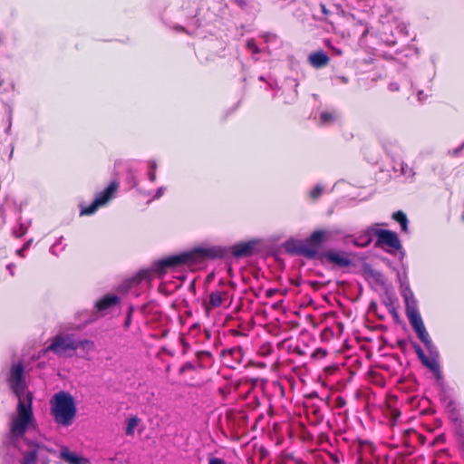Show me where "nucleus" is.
<instances>
[{"label": "nucleus", "mask_w": 464, "mask_h": 464, "mask_svg": "<svg viewBox=\"0 0 464 464\" xmlns=\"http://www.w3.org/2000/svg\"><path fill=\"white\" fill-rule=\"evenodd\" d=\"M260 240L254 238L241 241L231 246H214L210 247H195L190 251L169 256L153 263L149 269H142L137 275L138 282L150 281L153 276H163L169 270H174L184 266H194L204 259L225 258L231 255L237 259L248 257L254 255Z\"/></svg>", "instance_id": "1"}, {"label": "nucleus", "mask_w": 464, "mask_h": 464, "mask_svg": "<svg viewBox=\"0 0 464 464\" xmlns=\"http://www.w3.org/2000/svg\"><path fill=\"white\" fill-rule=\"evenodd\" d=\"M284 246L288 254L302 256L309 260L320 259L322 263H324L323 259L324 258L328 263L338 267H349L352 266V260L344 252H337L334 250L318 252L317 249L309 247L294 238L286 240Z\"/></svg>", "instance_id": "2"}, {"label": "nucleus", "mask_w": 464, "mask_h": 464, "mask_svg": "<svg viewBox=\"0 0 464 464\" xmlns=\"http://www.w3.org/2000/svg\"><path fill=\"white\" fill-rule=\"evenodd\" d=\"M50 413L58 425H72L77 413L72 395L64 391L56 392L50 400Z\"/></svg>", "instance_id": "3"}, {"label": "nucleus", "mask_w": 464, "mask_h": 464, "mask_svg": "<svg viewBox=\"0 0 464 464\" xmlns=\"http://www.w3.org/2000/svg\"><path fill=\"white\" fill-rule=\"evenodd\" d=\"M33 394L28 392L25 399H20L17 404V416L12 420L11 434L14 438H21L26 432L29 425L34 420L32 407Z\"/></svg>", "instance_id": "4"}, {"label": "nucleus", "mask_w": 464, "mask_h": 464, "mask_svg": "<svg viewBox=\"0 0 464 464\" xmlns=\"http://www.w3.org/2000/svg\"><path fill=\"white\" fill-rule=\"evenodd\" d=\"M409 323L418 338L425 345L427 351L430 355L439 356V351L433 343L425 325L423 320L419 313V310H412L406 314Z\"/></svg>", "instance_id": "5"}, {"label": "nucleus", "mask_w": 464, "mask_h": 464, "mask_svg": "<svg viewBox=\"0 0 464 464\" xmlns=\"http://www.w3.org/2000/svg\"><path fill=\"white\" fill-rule=\"evenodd\" d=\"M119 188V182L116 180L111 181L109 186L102 191L96 194L93 201L87 207L81 206V216H90L94 214L99 208L105 206L110 200L114 198L115 193Z\"/></svg>", "instance_id": "6"}, {"label": "nucleus", "mask_w": 464, "mask_h": 464, "mask_svg": "<svg viewBox=\"0 0 464 464\" xmlns=\"http://www.w3.org/2000/svg\"><path fill=\"white\" fill-rule=\"evenodd\" d=\"M7 382L11 391L17 397L18 401L24 397L26 384L24 381V367L22 362L14 363L11 366Z\"/></svg>", "instance_id": "7"}, {"label": "nucleus", "mask_w": 464, "mask_h": 464, "mask_svg": "<svg viewBox=\"0 0 464 464\" xmlns=\"http://www.w3.org/2000/svg\"><path fill=\"white\" fill-rule=\"evenodd\" d=\"M27 446V450L22 451L23 459L21 464H35L38 459L45 460V452H51V450L38 440H31L29 439L24 440Z\"/></svg>", "instance_id": "8"}, {"label": "nucleus", "mask_w": 464, "mask_h": 464, "mask_svg": "<svg viewBox=\"0 0 464 464\" xmlns=\"http://www.w3.org/2000/svg\"><path fill=\"white\" fill-rule=\"evenodd\" d=\"M73 334H57L52 339L51 343L44 348L41 353L45 354L52 352L58 357H61L69 351L73 352Z\"/></svg>", "instance_id": "9"}, {"label": "nucleus", "mask_w": 464, "mask_h": 464, "mask_svg": "<svg viewBox=\"0 0 464 464\" xmlns=\"http://www.w3.org/2000/svg\"><path fill=\"white\" fill-rule=\"evenodd\" d=\"M374 236H376V246H387L395 250L401 249V244L398 235L392 230L383 228H375Z\"/></svg>", "instance_id": "10"}, {"label": "nucleus", "mask_w": 464, "mask_h": 464, "mask_svg": "<svg viewBox=\"0 0 464 464\" xmlns=\"http://www.w3.org/2000/svg\"><path fill=\"white\" fill-rule=\"evenodd\" d=\"M412 347L421 363L429 370H430L435 374L437 379H440L442 375L438 361L439 356L430 355L431 358L427 357L423 349L417 343H413Z\"/></svg>", "instance_id": "11"}, {"label": "nucleus", "mask_w": 464, "mask_h": 464, "mask_svg": "<svg viewBox=\"0 0 464 464\" xmlns=\"http://www.w3.org/2000/svg\"><path fill=\"white\" fill-rule=\"evenodd\" d=\"M401 295L405 303V313L408 314L412 310H418L417 300L414 297L413 292L411 289L408 278L404 273V281H401Z\"/></svg>", "instance_id": "12"}, {"label": "nucleus", "mask_w": 464, "mask_h": 464, "mask_svg": "<svg viewBox=\"0 0 464 464\" xmlns=\"http://www.w3.org/2000/svg\"><path fill=\"white\" fill-rule=\"evenodd\" d=\"M447 411L450 413V419L453 423L455 436L464 433V419L460 411L457 409L454 401H450L447 404Z\"/></svg>", "instance_id": "13"}, {"label": "nucleus", "mask_w": 464, "mask_h": 464, "mask_svg": "<svg viewBox=\"0 0 464 464\" xmlns=\"http://www.w3.org/2000/svg\"><path fill=\"white\" fill-rule=\"evenodd\" d=\"M392 169L394 172H399L401 176L404 177V179L409 182H413L416 172L414 171L412 167H410L408 163L405 161L399 160H393Z\"/></svg>", "instance_id": "14"}, {"label": "nucleus", "mask_w": 464, "mask_h": 464, "mask_svg": "<svg viewBox=\"0 0 464 464\" xmlns=\"http://www.w3.org/2000/svg\"><path fill=\"white\" fill-rule=\"evenodd\" d=\"M73 352L79 350L80 357L87 358L86 355L94 351L95 344L92 340L80 339L73 336Z\"/></svg>", "instance_id": "15"}, {"label": "nucleus", "mask_w": 464, "mask_h": 464, "mask_svg": "<svg viewBox=\"0 0 464 464\" xmlns=\"http://www.w3.org/2000/svg\"><path fill=\"white\" fill-rule=\"evenodd\" d=\"M60 458L68 464H91L88 459L70 451L67 448L62 449Z\"/></svg>", "instance_id": "16"}, {"label": "nucleus", "mask_w": 464, "mask_h": 464, "mask_svg": "<svg viewBox=\"0 0 464 464\" xmlns=\"http://www.w3.org/2000/svg\"><path fill=\"white\" fill-rule=\"evenodd\" d=\"M227 295V291H212L208 295V303L207 304L206 309H214L220 307L225 302Z\"/></svg>", "instance_id": "17"}, {"label": "nucleus", "mask_w": 464, "mask_h": 464, "mask_svg": "<svg viewBox=\"0 0 464 464\" xmlns=\"http://www.w3.org/2000/svg\"><path fill=\"white\" fill-rule=\"evenodd\" d=\"M308 61L313 67L323 68L328 64L330 58L325 52L318 51L309 54Z\"/></svg>", "instance_id": "18"}, {"label": "nucleus", "mask_w": 464, "mask_h": 464, "mask_svg": "<svg viewBox=\"0 0 464 464\" xmlns=\"http://www.w3.org/2000/svg\"><path fill=\"white\" fill-rule=\"evenodd\" d=\"M374 230L375 228L373 227L367 228L366 230H364L362 233H361L359 236L355 237L353 239V244L359 247L368 246L372 241Z\"/></svg>", "instance_id": "19"}, {"label": "nucleus", "mask_w": 464, "mask_h": 464, "mask_svg": "<svg viewBox=\"0 0 464 464\" xmlns=\"http://www.w3.org/2000/svg\"><path fill=\"white\" fill-rule=\"evenodd\" d=\"M329 235H330L329 232H327L325 230H322V229L314 231L307 239L309 247H313V248L316 249V247H318L319 246H321L324 242H325L327 240Z\"/></svg>", "instance_id": "20"}, {"label": "nucleus", "mask_w": 464, "mask_h": 464, "mask_svg": "<svg viewBox=\"0 0 464 464\" xmlns=\"http://www.w3.org/2000/svg\"><path fill=\"white\" fill-rule=\"evenodd\" d=\"M119 301L120 299L116 295L107 294L95 303V307L99 311H104L110 307L116 305L119 303Z\"/></svg>", "instance_id": "21"}, {"label": "nucleus", "mask_w": 464, "mask_h": 464, "mask_svg": "<svg viewBox=\"0 0 464 464\" xmlns=\"http://www.w3.org/2000/svg\"><path fill=\"white\" fill-rule=\"evenodd\" d=\"M392 218L394 221L400 224L401 232H408L409 219L403 211L398 210L394 212Z\"/></svg>", "instance_id": "22"}, {"label": "nucleus", "mask_w": 464, "mask_h": 464, "mask_svg": "<svg viewBox=\"0 0 464 464\" xmlns=\"http://www.w3.org/2000/svg\"><path fill=\"white\" fill-rule=\"evenodd\" d=\"M337 119L334 111H322L320 113V123L322 125H330Z\"/></svg>", "instance_id": "23"}, {"label": "nucleus", "mask_w": 464, "mask_h": 464, "mask_svg": "<svg viewBox=\"0 0 464 464\" xmlns=\"http://www.w3.org/2000/svg\"><path fill=\"white\" fill-rule=\"evenodd\" d=\"M157 162L154 160L148 161V179L151 183L156 181Z\"/></svg>", "instance_id": "24"}, {"label": "nucleus", "mask_w": 464, "mask_h": 464, "mask_svg": "<svg viewBox=\"0 0 464 464\" xmlns=\"http://www.w3.org/2000/svg\"><path fill=\"white\" fill-rule=\"evenodd\" d=\"M138 422H139V419L136 416L130 417L128 420L127 427L125 430V432L127 435H133L134 430L138 425Z\"/></svg>", "instance_id": "25"}, {"label": "nucleus", "mask_w": 464, "mask_h": 464, "mask_svg": "<svg viewBox=\"0 0 464 464\" xmlns=\"http://www.w3.org/2000/svg\"><path fill=\"white\" fill-rule=\"evenodd\" d=\"M246 48L251 51L253 54H257L261 53L260 48L257 46L255 39L250 38L246 41Z\"/></svg>", "instance_id": "26"}, {"label": "nucleus", "mask_w": 464, "mask_h": 464, "mask_svg": "<svg viewBox=\"0 0 464 464\" xmlns=\"http://www.w3.org/2000/svg\"><path fill=\"white\" fill-rule=\"evenodd\" d=\"M456 440L460 456L464 460V432L460 435L456 436Z\"/></svg>", "instance_id": "27"}, {"label": "nucleus", "mask_w": 464, "mask_h": 464, "mask_svg": "<svg viewBox=\"0 0 464 464\" xmlns=\"http://www.w3.org/2000/svg\"><path fill=\"white\" fill-rule=\"evenodd\" d=\"M28 227L25 226L24 223H20L18 227H15L13 231L15 237H23Z\"/></svg>", "instance_id": "28"}, {"label": "nucleus", "mask_w": 464, "mask_h": 464, "mask_svg": "<svg viewBox=\"0 0 464 464\" xmlns=\"http://www.w3.org/2000/svg\"><path fill=\"white\" fill-rule=\"evenodd\" d=\"M324 188L321 185H316L310 192V198L312 199H317L323 194Z\"/></svg>", "instance_id": "29"}, {"label": "nucleus", "mask_w": 464, "mask_h": 464, "mask_svg": "<svg viewBox=\"0 0 464 464\" xmlns=\"http://www.w3.org/2000/svg\"><path fill=\"white\" fill-rule=\"evenodd\" d=\"M411 88H412L413 90H416V92H417V99H418V101H419V102H424V101L427 99V97L429 96V94L424 93V91H422V90H419V89L417 88V86H416L415 82H411Z\"/></svg>", "instance_id": "30"}, {"label": "nucleus", "mask_w": 464, "mask_h": 464, "mask_svg": "<svg viewBox=\"0 0 464 464\" xmlns=\"http://www.w3.org/2000/svg\"><path fill=\"white\" fill-rule=\"evenodd\" d=\"M127 180H128V183L132 187V188H135L138 186V179H137V177L135 175V173L131 170V169H129L128 170V174H127Z\"/></svg>", "instance_id": "31"}, {"label": "nucleus", "mask_w": 464, "mask_h": 464, "mask_svg": "<svg viewBox=\"0 0 464 464\" xmlns=\"http://www.w3.org/2000/svg\"><path fill=\"white\" fill-rule=\"evenodd\" d=\"M464 150V142L461 143V145L456 149H453L451 150H449V154L452 157H457L459 155V153Z\"/></svg>", "instance_id": "32"}, {"label": "nucleus", "mask_w": 464, "mask_h": 464, "mask_svg": "<svg viewBox=\"0 0 464 464\" xmlns=\"http://www.w3.org/2000/svg\"><path fill=\"white\" fill-rule=\"evenodd\" d=\"M132 313H133V306L130 305L129 307V310H128V313H127V316H126V319H125V326L126 327H129L130 323H131Z\"/></svg>", "instance_id": "33"}, {"label": "nucleus", "mask_w": 464, "mask_h": 464, "mask_svg": "<svg viewBox=\"0 0 464 464\" xmlns=\"http://www.w3.org/2000/svg\"><path fill=\"white\" fill-rule=\"evenodd\" d=\"M165 190H166L165 187H160L157 189V191L154 194V196L152 197V199H159V198H160L163 196Z\"/></svg>", "instance_id": "34"}, {"label": "nucleus", "mask_w": 464, "mask_h": 464, "mask_svg": "<svg viewBox=\"0 0 464 464\" xmlns=\"http://www.w3.org/2000/svg\"><path fill=\"white\" fill-rule=\"evenodd\" d=\"M346 404V401L341 397V396H338L335 400V405L337 408H343L344 407Z\"/></svg>", "instance_id": "35"}, {"label": "nucleus", "mask_w": 464, "mask_h": 464, "mask_svg": "<svg viewBox=\"0 0 464 464\" xmlns=\"http://www.w3.org/2000/svg\"><path fill=\"white\" fill-rule=\"evenodd\" d=\"M63 239V237H61L58 241L56 243H54L51 247H50V253L54 255V256H58V253L56 252V247L59 244H61V241Z\"/></svg>", "instance_id": "36"}, {"label": "nucleus", "mask_w": 464, "mask_h": 464, "mask_svg": "<svg viewBox=\"0 0 464 464\" xmlns=\"http://www.w3.org/2000/svg\"><path fill=\"white\" fill-rule=\"evenodd\" d=\"M208 464H227L226 461L219 458H211L208 460Z\"/></svg>", "instance_id": "37"}, {"label": "nucleus", "mask_w": 464, "mask_h": 464, "mask_svg": "<svg viewBox=\"0 0 464 464\" xmlns=\"http://www.w3.org/2000/svg\"><path fill=\"white\" fill-rule=\"evenodd\" d=\"M400 89L399 84L397 82H391L389 84V90L391 92H398Z\"/></svg>", "instance_id": "38"}, {"label": "nucleus", "mask_w": 464, "mask_h": 464, "mask_svg": "<svg viewBox=\"0 0 464 464\" xmlns=\"http://www.w3.org/2000/svg\"><path fill=\"white\" fill-rule=\"evenodd\" d=\"M334 80L338 82H342V83H347L349 82L348 78L345 77V76H336L334 78Z\"/></svg>", "instance_id": "39"}, {"label": "nucleus", "mask_w": 464, "mask_h": 464, "mask_svg": "<svg viewBox=\"0 0 464 464\" xmlns=\"http://www.w3.org/2000/svg\"><path fill=\"white\" fill-rule=\"evenodd\" d=\"M276 293V289L269 288L266 291V297L270 298Z\"/></svg>", "instance_id": "40"}, {"label": "nucleus", "mask_w": 464, "mask_h": 464, "mask_svg": "<svg viewBox=\"0 0 464 464\" xmlns=\"http://www.w3.org/2000/svg\"><path fill=\"white\" fill-rule=\"evenodd\" d=\"M320 8L324 15H328L330 14V11L326 8L324 4H320Z\"/></svg>", "instance_id": "41"}, {"label": "nucleus", "mask_w": 464, "mask_h": 464, "mask_svg": "<svg viewBox=\"0 0 464 464\" xmlns=\"http://www.w3.org/2000/svg\"><path fill=\"white\" fill-rule=\"evenodd\" d=\"M236 2L242 8H245L246 6V0H236Z\"/></svg>", "instance_id": "42"}, {"label": "nucleus", "mask_w": 464, "mask_h": 464, "mask_svg": "<svg viewBox=\"0 0 464 464\" xmlns=\"http://www.w3.org/2000/svg\"><path fill=\"white\" fill-rule=\"evenodd\" d=\"M397 278H398L399 284L401 285V281H404V274L401 275L400 272H398L397 273Z\"/></svg>", "instance_id": "43"}, {"label": "nucleus", "mask_w": 464, "mask_h": 464, "mask_svg": "<svg viewBox=\"0 0 464 464\" xmlns=\"http://www.w3.org/2000/svg\"><path fill=\"white\" fill-rule=\"evenodd\" d=\"M14 267V264H8L6 266V268L10 271V274L11 276H14V271H13V268Z\"/></svg>", "instance_id": "44"}, {"label": "nucleus", "mask_w": 464, "mask_h": 464, "mask_svg": "<svg viewBox=\"0 0 464 464\" xmlns=\"http://www.w3.org/2000/svg\"><path fill=\"white\" fill-rule=\"evenodd\" d=\"M32 241H33V240H32V239H30V240H28L27 242H25V243L24 244V246H23V248H24V250L28 249V248H29V246H31V244H32Z\"/></svg>", "instance_id": "45"}, {"label": "nucleus", "mask_w": 464, "mask_h": 464, "mask_svg": "<svg viewBox=\"0 0 464 464\" xmlns=\"http://www.w3.org/2000/svg\"><path fill=\"white\" fill-rule=\"evenodd\" d=\"M5 43V35L0 33V46Z\"/></svg>", "instance_id": "46"}, {"label": "nucleus", "mask_w": 464, "mask_h": 464, "mask_svg": "<svg viewBox=\"0 0 464 464\" xmlns=\"http://www.w3.org/2000/svg\"><path fill=\"white\" fill-rule=\"evenodd\" d=\"M25 250L22 247L20 249L17 250V255L20 256H24V252Z\"/></svg>", "instance_id": "47"}, {"label": "nucleus", "mask_w": 464, "mask_h": 464, "mask_svg": "<svg viewBox=\"0 0 464 464\" xmlns=\"http://www.w3.org/2000/svg\"><path fill=\"white\" fill-rule=\"evenodd\" d=\"M404 344H405V341L404 340H398V345L403 346Z\"/></svg>", "instance_id": "48"}, {"label": "nucleus", "mask_w": 464, "mask_h": 464, "mask_svg": "<svg viewBox=\"0 0 464 464\" xmlns=\"http://www.w3.org/2000/svg\"><path fill=\"white\" fill-rule=\"evenodd\" d=\"M437 440H445V437H444V435H440V436H439V437H438V439H437Z\"/></svg>", "instance_id": "49"}, {"label": "nucleus", "mask_w": 464, "mask_h": 464, "mask_svg": "<svg viewBox=\"0 0 464 464\" xmlns=\"http://www.w3.org/2000/svg\"><path fill=\"white\" fill-rule=\"evenodd\" d=\"M258 79H259V81H262V82H264V81H265V77H264V76H262V75H261V76H259V78H258Z\"/></svg>", "instance_id": "50"}, {"label": "nucleus", "mask_w": 464, "mask_h": 464, "mask_svg": "<svg viewBox=\"0 0 464 464\" xmlns=\"http://www.w3.org/2000/svg\"><path fill=\"white\" fill-rule=\"evenodd\" d=\"M261 452H262V456H265L264 450H261Z\"/></svg>", "instance_id": "51"}, {"label": "nucleus", "mask_w": 464, "mask_h": 464, "mask_svg": "<svg viewBox=\"0 0 464 464\" xmlns=\"http://www.w3.org/2000/svg\"><path fill=\"white\" fill-rule=\"evenodd\" d=\"M261 452H262V456H265L264 450H261Z\"/></svg>", "instance_id": "52"}, {"label": "nucleus", "mask_w": 464, "mask_h": 464, "mask_svg": "<svg viewBox=\"0 0 464 464\" xmlns=\"http://www.w3.org/2000/svg\"><path fill=\"white\" fill-rule=\"evenodd\" d=\"M261 452H262V456H265L264 450H261Z\"/></svg>", "instance_id": "53"}]
</instances>
